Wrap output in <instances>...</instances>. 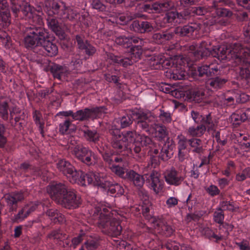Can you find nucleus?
I'll list each match as a JSON object with an SVG mask.
<instances>
[{"instance_id":"nucleus-3","label":"nucleus","mask_w":250,"mask_h":250,"mask_svg":"<svg viewBox=\"0 0 250 250\" xmlns=\"http://www.w3.org/2000/svg\"><path fill=\"white\" fill-rule=\"evenodd\" d=\"M47 192L57 204L69 209L79 208L82 199L78 192L65 182H56L48 186Z\"/></svg>"},{"instance_id":"nucleus-26","label":"nucleus","mask_w":250,"mask_h":250,"mask_svg":"<svg viewBox=\"0 0 250 250\" xmlns=\"http://www.w3.org/2000/svg\"><path fill=\"white\" fill-rule=\"evenodd\" d=\"M174 7L173 2L170 0H163L152 5V8L157 13L167 12Z\"/></svg>"},{"instance_id":"nucleus-64","label":"nucleus","mask_w":250,"mask_h":250,"mask_svg":"<svg viewBox=\"0 0 250 250\" xmlns=\"http://www.w3.org/2000/svg\"><path fill=\"white\" fill-rule=\"evenodd\" d=\"M168 250H179L180 246L175 241H169L164 246Z\"/></svg>"},{"instance_id":"nucleus-40","label":"nucleus","mask_w":250,"mask_h":250,"mask_svg":"<svg viewBox=\"0 0 250 250\" xmlns=\"http://www.w3.org/2000/svg\"><path fill=\"white\" fill-rule=\"evenodd\" d=\"M229 119L235 127H237L246 121L242 111H237L233 113Z\"/></svg>"},{"instance_id":"nucleus-4","label":"nucleus","mask_w":250,"mask_h":250,"mask_svg":"<svg viewBox=\"0 0 250 250\" xmlns=\"http://www.w3.org/2000/svg\"><path fill=\"white\" fill-rule=\"evenodd\" d=\"M249 47L238 42L232 43L229 47L221 45L213 48L212 56L220 60L232 59L236 61L240 59V57H242L243 54H247L249 51Z\"/></svg>"},{"instance_id":"nucleus-8","label":"nucleus","mask_w":250,"mask_h":250,"mask_svg":"<svg viewBox=\"0 0 250 250\" xmlns=\"http://www.w3.org/2000/svg\"><path fill=\"white\" fill-rule=\"evenodd\" d=\"M236 62L242 63L239 72V79L243 86L248 88L250 84V47L249 51L243 54Z\"/></svg>"},{"instance_id":"nucleus-18","label":"nucleus","mask_w":250,"mask_h":250,"mask_svg":"<svg viewBox=\"0 0 250 250\" xmlns=\"http://www.w3.org/2000/svg\"><path fill=\"white\" fill-rule=\"evenodd\" d=\"M167 140L159 143V146L162 147L159 157L163 161H167L170 159L173 153L175 145L171 139H167Z\"/></svg>"},{"instance_id":"nucleus-30","label":"nucleus","mask_w":250,"mask_h":250,"mask_svg":"<svg viewBox=\"0 0 250 250\" xmlns=\"http://www.w3.org/2000/svg\"><path fill=\"white\" fill-rule=\"evenodd\" d=\"M206 131V127L203 125H199L196 126H191L186 130L188 136L192 138H198L202 137Z\"/></svg>"},{"instance_id":"nucleus-63","label":"nucleus","mask_w":250,"mask_h":250,"mask_svg":"<svg viewBox=\"0 0 250 250\" xmlns=\"http://www.w3.org/2000/svg\"><path fill=\"white\" fill-rule=\"evenodd\" d=\"M207 192L211 196H215L220 193V190L218 187L214 185L209 186L207 189Z\"/></svg>"},{"instance_id":"nucleus-38","label":"nucleus","mask_w":250,"mask_h":250,"mask_svg":"<svg viewBox=\"0 0 250 250\" xmlns=\"http://www.w3.org/2000/svg\"><path fill=\"white\" fill-rule=\"evenodd\" d=\"M21 11L27 19L34 17L35 8L29 3L23 1L21 5Z\"/></svg>"},{"instance_id":"nucleus-20","label":"nucleus","mask_w":250,"mask_h":250,"mask_svg":"<svg viewBox=\"0 0 250 250\" xmlns=\"http://www.w3.org/2000/svg\"><path fill=\"white\" fill-rule=\"evenodd\" d=\"M84 36L82 35H77L76 36L75 39L78 48L82 50H83V53L85 55L88 56H93L95 53L96 49L87 40H84Z\"/></svg>"},{"instance_id":"nucleus-46","label":"nucleus","mask_w":250,"mask_h":250,"mask_svg":"<svg viewBox=\"0 0 250 250\" xmlns=\"http://www.w3.org/2000/svg\"><path fill=\"white\" fill-rule=\"evenodd\" d=\"M144 21L135 20L129 26L130 29L137 33H144Z\"/></svg>"},{"instance_id":"nucleus-5","label":"nucleus","mask_w":250,"mask_h":250,"mask_svg":"<svg viewBox=\"0 0 250 250\" xmlns=\"http://www.w3.org/2000/svg\"><path fill=\"white\" fill-rule=\"evenodd\" d=\"M106 110L105 107L102 106L91 108H85L83 109L79 110L75 113L72 110L61 111L57 114V115H62L64 117L71 116L74 120L84 121L90 119L94 120L100 118L103 113H105Z\"/></svg>"},{"instance_id":"nucleus-6","label":"nucleus","mask_w":250,"mask_h":250,"mask_svg":"<svg viewBox=\"0 0 250 250\" xmlns=\"http://www.w3.org/2000/svg\"><path fill=\"white\" fill-rule=\"evenodd\" d=\"M143 45H134L130 47L129 54L122 56L115 55L109 53L107 56L113 62L124 67L132 65L141 58L142 54Z\"/></svg>"},{"instance_id":"nucleus-15","label":"nucleus","mask_w":250,"mask_h":250,"mask_svg":"<svg viewBox=\"0 0 250 250\" xmlns=\"http://www.w3.org/2000/svg\"><path fill=\"white\" fill-rule=\"evenodd\" d=\"M201 29V24L196 22H191L183 26H178L174 30V34L181 36H189L194 32H197Z\"/></svg>"},{"instance_id":"nucleus-13","label":"nucleus","mask_w":250,"mask_h":250,"mask_svg":"<svg viewBox=\"0 0 250 250\" xmlns=\"http://www.w3.org/2000/svg\"><path fill=\"white\" fill-rule=\"evenodd\" d=\"M58 170L65 175L70 182H74V178L76 177L77 170L68 161L64 159H60L56 164Z\"/></svg>"},{"instance_id":"nucleus-48","label":"nucleus","mask_w":250,"mask_h":250,"mask_svg":"<svg viewBox=\"0 0 250 250\" xmlns=\"http://www.w3.org/2000/svg\"><path fill=\"white\" fill-rule=\"evenodd\" d=\"M224 213L219 208H217L216 210L213 213V220L215 222L222 225L224 223Z\"/></svg>"},{"instance_id":"nucleus-9","label":"nucleus","mask_w":250,"mask_h":250,"mask_svg":"<svg viewBox=\"0 0 250 250\" xmlns=\"http://www.w3.org/2000/svg\"><path fill=\"white\" fill-rule=\"evenodd\" d=\"M100 225L103 229V231L113 237H117L120 235L122 227L120 222L115 218H110L105 216L104 220L99 222Z\"/></svg>"},{"instance_id":"nucleus-58","label":"nucleus","mask_w":250,"mask_h":250,"mask_svg":"<svg viewBox=\"0 0 250 250\" xmlns=\"http://www.w3.org/2000/svg\"><path fill=\"white\" fill-rule=\"evenodd\" d=\"M29 214H28V210L24 206L21 209L19 210L18 213L15 216V220L17 221H22L26 218Z\"/></svg>"},{"instance_id":"nucleus-43","label":"nucleus","mask_w":250,"mask_h":250,"mask_svg":"<svg viewBox=\"0 0 250 250\" xmlns=\"http://www.w3.org/2000/svg\"><path fill=\"white\" fill-rule=\"evenodd\" d=\"M122 135L127 143L128 147L131 146L132 144L135 142L136 132L133 131H126L123 132Z\"/></svg>"},{"instance_id":"nucleus-49","label":"nucleus","mask_w":250,"mask_h":250,"mask_svg":"<svg viewBox=\"0 0 250 250\" xmlns=\"http://www.w3.org/2000/svg\"><path fill=\"white\" fill-rule=\"evenodd\" d=\"M247 178H250V167L244 169L241 172L236 175L235 179L238 182L244 181Z\"/></svg>"},{"instance_id":"nucleus-50","label":"nucleus","mask_w":250,"mask_h":250,"mask_svg":"<svg viewBox=\"0 0 250 250\" xmlns=\"http://www.w3.org/2000/svg\"><path fill=\"white\" fill-rule=\"evenodd\" d=\"M234 94L236 104L244 103L249 99L248 95L241 91H236Z\"/></svg>"},{"instance_id":"nucleus-21","label":"nucleus","mask_w":250,"mask_h":250,"mask_svg":"<svg viewBox=\"0 0 250 250\" xmlns=\"http://www.w3.org/2000/svg\"><path fill=\"white\" fill-rule=\"evenodd\" d=\"M10 23V13L6 0H0V23L7 26Z\"/></svg>"},{"instance_id":"nucleus-17","label":"nucleus","mask_w":250,"mask_h":250,"mask_svg":"<svg viewBox=\"0 0 250 250\" xmlns=\"http://www.w3.org/2000/svg\"><path fill=\"white\" fill-rule=\"evenodd\" d=\"M86 178L88 183H92L93 185L100 187L104 190H105L109 184L110 181L106 180L104 177L103 174L99 173L89 172Z\"/></svg>"},{"instance_id":"nucleus-53","label":"nucleus","mask_w":250,"mask_h":250,"mask_svg":"<svg viewBox=\"0 0 250 250\" xmlns=\"http://www.w3.org/2000/svg\"><path fill=\"white\" fill-rule=\"evenodd\" d=\"M110 168L113 172L120 177L126 179V173L127 171H125L122 167L113 164L112 167H111Z\"/></svg>"},{"instance_id":"nucleus-14","label":"nucleus","mask_w":250,"mask_h":250,"mask_svg":"<svg viewBox=\"0 0 250 250\" xmlns=\"http://www.w3.org/2000/svg\"><path fill=\"white\" fill-rule=\"evenodd\" d=\"M160 178V174L155 170L152 171L147 178L150 188L157 194L162 191L164 187V182Z\"/></svg>"},{"instance_id":"nucleus-2","label":"nucleus","mask_w":250,"mask_h":250,"mask_svg":"<svg viewBox=\"0 0 250 250\" xmlns=\"http://www.w3.org/2000/svg\"><path fill=\"white\" fill-rule=\"evenodd\" d=\"M26 32L24 38V45L26 48L41 55L53 57L58 54V46L49 41L47 29L42 26L32 25L27 27Z\"/></svg>"},{"instance_id":"nucleus-31","label":"nucleus","mask_w":250,"mask_h":250,"mask_svg":"<svg viewBox=\"0 0 250 250\" xmlns=\"http://www.w3.org/2000/svg\"><path fill=\"white\" fill-rule=\"evenodd\" d=\"M81 131L84 138L89 142L97 143L100 139V135L95 129H90L88 127L82 129Z\"/></svg>"},{"instance_id":"nucleus-19","label":"nucleus","mask_w":250,"mask_h":250,"mask_svg":"<svg viewBox=\"0 0 250 250\" xmlns=\"http://www.w3.org/2000/svg\"><path fill=\"white\" fill-rule=\"evenodd\" d=\"M24 198L22 192H13L5 196V200L10 211H16L18 203L21 202Z\"/></svg>"},{"instance_id":"nucleus-24","label":"nucleus","mask_w":250,"mask_h":250,"mask_svg":"<svg viewBox=\"0 0 250 250\" xmlns=\"http://www.w3.org/2000/svg\"><path fill=\"white\" fill-rule=\"evenodd\" d=\"M228 81V79L225 78L217 76L209 79L207 82V85L211 90L217 91L222 89Z\"/></svg>"},{"instance_id":"nucleus-35","label":"nucleus","mask_w":250,"mask_h":250,"mask_svg":"<svg viewBox=\"0 0 250 250\" xmlns=\"http://www.w3.org/2000/svg\"><path fill=\"white\" fill-rule=\"evenodd\" d=\"M186 73L185 71L181 69L168 70L166 72V76L173 80H183L187 77Z\"/></svg>"},{"instance_id":"nucleus-11","label":"nucleus","mask_w":250,"mask_h":250,"mask_svg":"<svg viewBox=\"0 0 250 250\" xmlns=\"http://www.w3.org/2000/svg\"><path fill=\"white\" fill-rule=\"evenodd\" d=\"M154 144L153 143L151 139L146 135H141L137 141L132 144L129 147V151L133 155L136 154V156L141 158L144 153L142 152V148L144 146H148L151 148Z\"/></svg>"},{"instance_id":"nucleus-56","label":"nucleus","mask_w":250,"mask_h":250,"mask_svg":"<svg viewBox=\"0 0 250 250\" xmlns=\"http://www.w3.org/2000/svg\"><path fill=\"white\" fill-rule=\"evenodd\" d=\"M91 5L92 8L96 9L99 11L103 12L106 10V6L101 0H92Z\"/></svg>"},{"instance_id":"nucleus-54","label":"nucleus","mask_w":250,"mask_h":250,"mask_svg":"<svg viewBox=\"0 0 250 250\" xmlns=\"http://www.w3.org/2000/svg\"><path fill=\"white\" fill-rule=\"evenodd\" d=\"M6 128L4 125L0 123V148H3L5 146L7 139L5 136Z\"/></svg>"},{"instance_id":"nucleus-33","label":"nucleus","mask_w":250,"mask_h":250,"mask_svg":"<svg viewBox=\"0 0 250 250\" xmlns=\"http://www.w3.org/2000/svg\"><path fill=\"white\" fill-rule=\"evenodd\" d=\"M9 109V100L3 96H0V118L4 121L8 120Z\"/></svg>"},{"instance_id":"nucleus-60","label":"nucleus","mask_w":250,"mask_h":250,"mask_svg":"<svg viewBox=\"0 0 250 250\" xmlns=\"http://www.w3.org/2000/svg\"><path fill=\"white\" fill-rule=\"evenodd\" d=\"M99 244L97 241L90 240L84 243V246L87 250H96Z\"/></svg>"},{"instance_id":"nucleus-10","label":"nucleus","mask_w":250,"mask_h":250,"mask_svg":"<svg viewBox=\"0 0 250 250\" xmlns=\"http://www.w3.org/2000/svg\"><path fill=\"white\" fill-rule=\"evenodd\" d=\"M133 115L135 116V122L136 129L149 132L154 118L151 113L149 112L139 111L133 113Z\"/></svg>"},{"instance_id":"nucleus-27","label":"nucleus","mask_w":250,"mask_h":250,"mask_svg":"<svg viewBox=\"0 0 250 250\" xmlns=\"http://www.w3.org/2000/svg\"><path fill=\"white\" fill-rule=\"evenodd\" d=\"M126 179L131 182L135 186L138 188H141L145 183L143 176L133 170H127L126 173Z\"/></svg>"},{"instance_id":"nucleus-16","label":"nucleus","mask_w":250,"mask_h":250,"mask_svg":"<svg viewBox=\"0 0 250 250\" xmlns=\"http://www.w3.org/2000/svg\"><path fill=\"white\" fill-rule=\"evenodd\" d=\"M213 48L211 46L210 42L202 41L199 44L197 49L193 52V55L195 60H199L211 56L213 52Z\"/></svg>"},{"instance_id":"nucleus-52","label":"nucleus","mask_w":250,"mask_h":250,"mask_svg":"<svg viewBox=\"0 0 250 250\" xmlns=\"http://www.w3.org/2000/svg\"><path fill=\"white\" fill-rule=\"evenodd\" d=\"M218 208L221 209L223 212L224 210L233 211L235 210L233 204L227 201H221Z\"/></svg>"},{"instance_id":"nucleus-42","label":"nucleus","mask_w":250,"mask_h":250,"mask_svg":"<svg viewBox=\"0 0 250 250\" xmlns=\"http://www.w3.org/2000/svg\"><path fill=\"white\" fill-rule=\"evenodd\" d=\"M115 42L117 44L123 46L125 48H129L131 46L130 36L127 37L125 35L119 36L116 37Z\"/></svg>"},{"instance_id":"nucleus-37","label":"nucleus","mask_w":250,"mask_h":250,"mask_svg":"<svg viewBox=\"0 0 250 250\" xmlns=\"http://www.w3.org/2000/svg\"><path fill=\"white\" fill-rule=\"evenodd\" d=\"M104 190L107 191L108 192L112 194L116 193L115 196H118L123 195L125 192L123 187L120 184L117 183L113 184L111 182H109L108 187H106Z\"/></svg>"},{"instance_id":"nucleus-61","label":"nucleus","mask_w":250,"mask_h":250,"mask_svg":"<svg viewBox=\"0 0 250 250\" xmlns=\"http://www.w3.org/2000/svg\"><path fill=\"white\" fill-rule=\"evenodd\" d=\"M109 133L112 136L111 139H114L122 135L123 132H121L115 125H112L109 129Z\"/></svg>"},{"instance_id":"nucleus-45","label":"nucleus","mask_w":250,"mask_h":250,"mask_svg":"<svg viewBox=\"0 0 250 250\" xmlns=\"http://www.w3.org/2000/svg\"><path fill=\"white\" fill-rule=\"evenodd\" d=\"M200 125H204L205 127L208 129H211L214 125L211 113H208L203 116L200 122Z\"/></svg>"},{"instance_id":"nucleus-29","label":"nucleus","mask_w":250,"mask_h":250,"mask_svg":"<svg viewBox=\"0 0 250 250\" xmlns=\"http://www.w3.org/2000/svg\"><path fill=\"white\" fill-rule=\"evenodd\" d=\"M174 35V32L165 31L154 33L152 36V39L156 43L160 44L171 40L173 38Z\"/></svg>"},{"instance_id":"nucleus-1","label":"nucleus","mask_w":250,"mask_h":250,"mask_svg":"<svg viewBox=\"0 0 250 250\" xmlns=\"http://www.w3.org/2000/svg\"><path fill=\"white\" fill-rule=\"evenodd\" d=\"M44 11L48 15V27L60 39L64 38V32L57 19L62 21L78 22L81 21V14L62 0H46Z\"/></svg>"},{"instance_id":"nucleus-47","label":"nucleus","mask_w":250,"mask_h":250,"mask_svg":"<svg viewBox=\"0 0 250 250\" xmlns=\"http://www.w3.org/2000/svg\"><path fill=\"white\" fill-rule=\"evenodd\" d=\"M177 18L176 22L180 23L184 22L185 21L189 19L190 15V12L188 9H185L180 12H177Z\"/></svg>"},{"instance_id":"nucleus-36","label":"nucleus","mask_w":250,"mask_h":250,"mask_svg":"<svg viewBox=\"0 0 250 250\" xmlns=\"http://www.w3.org/2000/svg\"><path fill=\"white\" fill-rule=\"evenodd\" d=\"M188 144L194 153L200 154L203 151L202 142L199 138H192L188 140Z\"/></svg>"},{"instance_id":"nucleus-25","label":"nucleus","mask_w":250,"mask_h":250,"mask_svg":"<svg viewBox=\"0 0 250 250\" xmlns=\"http://www.w3.org/2000/svg\"><path fill=\"white\" fill-rule=\"evenodd\" d=\"M156 223L157 227L155 229L158 233L166 237H170L174 234L175 232L174 228L167 224V222L160 220L157 221Z\"/></svg>"},{"instance_id":"nucleus-44","label":"nucleus","mask_w":250,"mask_h":250,"mask_svg":"<svg viewBox=\"0 0 250 250\" xmlns=\"http://www.w3.org/2000/svg\"><path fill=\"white\" fill-rule=\"evenodd\" d=\"M209 76H217L220 74L221 66L217 62H211L208 64Z\"/></svg>"},{"instance_id":"nucleus-7","label":"nucleus","mask_w":250,"mask_h":250,"mask_svg":"<svg viewBox=\"0 0 250 250\" xmlns=\"http://www.w3.org/2000/svg\"><path fill=\"white\" fill-rule=\"evenodd\" d=\"M72 153L77 159L87 166L94 165L97 159L95 153L82 144L73 148Z\"/></svg>"},{"instance_id":"nucleus-28","label":"nucleus","mask_w":250,"mask_h":250,"mask_svg":"<svg viewBox=\"0 0 250 250\" xmlns=\"http://www.w3.org/2000/svg\"><path fill=\"white\" fill-rule=\"evenodd\" d=\"M223 0H214L212 2L211 7L214 9L216 15L218 17H229L232 15V12L226 8L219 7Z\"/></svg>"},{"instance_id":"nucleus-22","label":"nucleus","mask_w":250,"mask_h":250,"mask_svg":"<svg viewBox=\"0 0 250 250\" xmlns=\"http://www.w3.org/2000/svg\"><path fill=\"white\" fill-rule=\"evenodd\" d=\"M152 127L155 130V138L159 142V143L167 141V139H170L168 137V131L165 125L155 124Z\"/></svg>"},{"instance_id":"nucleus-62","label":"nucleus","mask_w":250,"mask_h":250,"mask_svg":"<svg viewBox=\"0 0 250 250\" xmlns=\"http://www.w3.org/2000/svg\"><path fill=\"white\" fill-rule=\"evenodd\" d=\"M244 41L250 45H247L250 47V21L248 24L244 28Z\"/></svg>"},{"instance_id":"nucleus-41","label":"nucleus","mask_w":250,"mask_h":250,"mask_svg":"<svg viewBox=\"0 0 250 250\" xmlns=\"http://www.w3.org/2000/svg\"><path fill=\"white\" fill-rule=\"evenodd\" d=\"M93 212V216L95 217H96V215H100L99 218H100V221L101 220H104L105 216H108L107 215H104V213L109 212V210L103 205L99 204L96 205L94 208Z\"/></svg>"},{"instance_id":"nucleus-34","label":"nucleus","mask_w":250,"mask_h":250,"mask_svg":"<svg viewBox=\"0 0 250 250\" xmlns=\"http://www.w3.org/2000/svg\"><path fill=\"white\" fill-rule=\"evenodd\" d=\"M187 95L190 100L199 103L204 98L205 91L202 88H196L189 91Z\"/></svg>"},{"instance_id":"nucleus-39","label":"nucleus","mask_w":250,"mask_h":250,"mask_svg":"<svg viewBox=\"0 0 250 250\" xmlns=\"http://www.w3.org/2000/svg\"><path fill=\"white\" fill-rule=\"evenodd\" d=\"M88 175V173L84 174L81 170L76 172V177L74 178V182H70L71 183H77L81 186H86L87 185L92 184V183H88L86 177Z\"/></svg>"},{"instance_id":"nucleus-51","label":"nucleus","mask_w":250,"mask_h":250,"mask_svg":"<svg viewBox=\"0 0 250 250\" xmlns=\"http://www.w3.org/2000/svg\"><path fill=\"white\" fill-rule=\"evenodd\" d=\"M159 117L160 120L164 124L169 123L172 120L171 114L168 111L163 109H160Z\"/></svg>"},{"instance_id":"nucleus-57","label":"nucleus","mask_w":250,"mask_h":250,"mask_svg":"<svg viewBox=\"0 0 250 250\" xmlns=\"http://www.w3.org/2000/svg\"><path fill=\"white\" fill-rule=\"evenodd\" d=\"M178 139H179L178 142V149H186L188 143V140L186 137L182 135H178Z\"/></svg>"},{"instance_id":"nucleus-55","label":"nucleus","mask_w":250,"mask_h":250,"mask_svg":"<svg viewBox=\"0 0 250 250\" xmlns=\"http://www.w3.org/2000/svg\"><path fill=\"white\" fill-rule=\"evenodd\" d=\"M120 121L121 127L122 128L129 126L133 122L132 117L128 115L122 117L120 118Z\"/></svg>"},{"instance_id":"nucleus-23","label":"nucleus","mask_w":250,"mask_h":250,"mask_svg":"<svg viewBox=\"0 0 250 250\" xmlns=\"http://www.w3.org/2000/svg\"><path fill=\"white\" fill-rule=\"evenodd\" d=\"M49 70L54 78L61 80L68 72V68L64 65H61L56 63H51L49 65Z\"/></svg>"},{"instance_id":"nucleus-32","label":"nucleus","mask_w":250,"mask_h":250,"mask_svg":"<svg viewBox=\"0 0 250 250\" xmlns=\"http://www.w3.org/2000/svg\"><path fill=\"white\" fill-rule=\"evenodd\" d=\"M111 145L112 147L120 152L125 151V150L129 149V147H128L127 143L124 140V137L123 135L120 137H116L114 139H111Z\"/></svg>"},{"instance_id":"nucleus-12","label":"nucleus","mask_w":250,"mask_h":250,"mask_svg":"<svg viewBox=\"0 0 250 250\" xmlns=\"http://www.w3.org/2000/svg\"><path fill=\"white\" fill-rule=\"evenodd\" d=\"M164 175L167 184L174 186L181 185L186 178L184 174L173 168L167 170Z\"/></svg>"},{"instance_id":"nucleus-59","label":"nucleus","mask_w":250,"mask_h":250,"mask_svg":"<svg viewBox=\"0 0 250 250\" xmlns=\"http://www.w3.org/2000/svg\"><path fill=\"white\" fill-rule=\"evenodd\" d=\"M72 122L69 119L65 120L63 123H61L59 125L60 132L64 134L68 131Z\"/></svg>"}]
</instances>
